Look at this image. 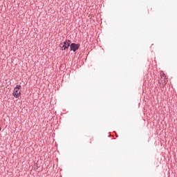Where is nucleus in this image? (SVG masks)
<instances>
[{
	"label": "nucleus",
	"instance_id": "obj_1",
	"mask_svg": "<svg viewBox=\"0 0 177 177\" xmlns=\"http://www.w3.org/2000/svg\"><path fill=\"white\" fill-rule=\"evenodd\" d=\"M21 88V85L20 84H18L15 86L12 93L14 97H16L17 99L19 97L20 95H21V91H20Z\"/></svg>",
	"mask_w": 177,
	"mask_h": 177
},
{
	"label": "nucleus",
	"instance_id": "obj_2",
	"mask_svg": "<svg viewBox=\"0 0 177 177\" xmlns=\"http://www.w3.org/2000/svg\"><path fill=\"white\" fill-rule=\"evenodd\" d=\"M71 41L66 39L64 44L61 43L59 44V47L62 48V50H66V49H68V48L71 46L70 43Z\"/></svg>",
	"mask_w": 177,
	"mask_h": 177
},
{
	"label": "nucleus",
	"instance_id": "obj_3",
	"mask_svg": "<svg viewBox=\"0 0 177 177\" xmlns=\"http://www.w3.org/2000/svg\"><path fill=\"white\" fill-rule=\"evenodd\" d=\"M168 80L165 79V75L163 74L161 75V79L159 80L160 86L164 88L167 85Z\"/></svg>",
	"mask_w": 177,
	"mask_h": 177
},
{
	"label": "nucleus",
	"instance_id": "obj_4",
	"mask_svg": "<svg viewBox=\"0 0 177 177\" xmlns=\"http://www.w3.org/2000/svg\"><path fill=\"white\" fill-rule=\"evenodd\" d=\"M80 49V44L72 43L70 46V50L73 52H77Z\"/></svg>",
	"mask_w": 177,
	"mask_h": 177
},
{
	"label": "nucleus",
	"instance_id": "obj_5",
	"mask_svg": "<svg viewBox=\"0 0 177 177\" xmlns=\"http://www.w3.org/2000/svg\"><path fill=\"white\" fill-rule=\"evenodd\" d=\"M1 129H2L0 127V131H1Z\"/></svg>",
	"mask_w": 177,
	"mask_h": 177
}]
</instances>
